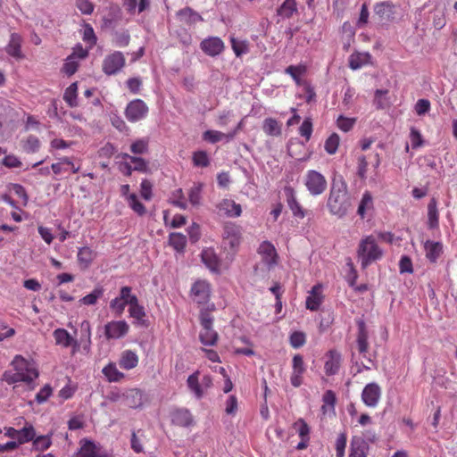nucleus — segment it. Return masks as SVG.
Listing matches in <instances>:
<instances>
[{"label": "nucleus", "mask_w": 457, "mask_h": 457, "mask_svg": "<svg viewBox=\"0 0 457 457\" xmlns=\"http://www.w3.org/2000/svg\"><path fill=\"white\" fill-rule=\"evenodd\" d=\"M352 206L347 184L343 178L335 179L331 184L327 207L332 215L345 217Z\"/></svg>", "instance_id": "1"}, {"label": "nucleus", "mask_w": 457, "mask_h": 457, "mask_svg": "<svg viewBox=\"0 0 457 457\" xmlns=\"http://www.w3.org/2000/svg\"><path fill=\"white\" fill-rule=\"evenodd\" d=\"M357 256L361 262V267L365 270L371 263L380 260L383 256V250L378 245L373 236L363 237L358 245Z\"/></svg>", "instance_id": "2"}, {"label": "nucleus", "mask_w": 457, "mask_h": 457, "mask_svg": "<svg viewBox=\"0 0 457 457\" xmlns=\"http://www.w3.org/2000/svg\"><path fill=\"white\" fill-rule=\"evenodd\" d=\"M304 185L309 193L316 196L321 195L326 190L328 183L321 173L310 170L306 172Z\"/></svg>", "instance_id": "3"}, {"label": "nucleus", "mask_w": 457, "mask_h": 457, "mask_svg": "<svg viewBox=\"0 0 457 457\" xmlns=\"http://www.w3.org/2000/svg\"><path fill=\"white\" fill-rule=\"evenodd\" d=\"M222 235L224 247L235 251L241 241V228L232 222L226 223Z\"/></svg>", "instance_id": "4"}, {"label": "nucleus", "mask_w": 457, "mask_h": 457, "mask_svg": "<svg viewBox=\"0 0 457 457\" xmlns=\"http://www.w3.org/2000/svg\"><path fill=\"white\" fill-rule=\"evenodd\" d=\"M148 106L141 99L130 101L125 109V117L130 122H137L145 119L148 113Z\"/></svg>", "instance_id": "5"}, {"label": "nucleus", "mask_w": 457, "mask_h": 457, "mask_svg": "<svg viewBox=\"0 0 457 457\" xmlns=\"http://www.w3.org/2000/svg\"><path fill=\"white\" fill-rule=\"evenodd\" d=\"M76 457H111L103 445L89 439L80 441V448Z\"/></svg>", "instance_id": "6"}, {"label": "nucleus", "mask_w": 457, "mask_h": 457, "mask_svg": "<svg viewBox=\"0 0 457 457\" xmlns=\"http://www.w3.org/2000/svg\"><path fill=\"white\" fill-rule=\"evenodd\" d=\"M126 63L124 54L120 51H115L105 56L103 61V71L111 76L117 74Z\"/></svg>", "instance_id": "7"}, {"label": "nucleus", "mask_w": 457, "mask_h": 457, "mask_svg": "<svg viewBox=\"0 0 457 457\" xmlns=\"http://www.w3.org/2000/svg\"><path fill=\"white\" fill-rule=\"evenodd\" d=\"M193 301L197 304H205L211 297V287L205 280L195 281L190 290Z\"/></svg>", "instance_id": "8"}, {"label": "nucleus", "mask_w": 457, "mask_h": 457, "mask_svg": "<svg viewBox=\"0 0 457 457\" xmlns=\"http://www.w3.org/2000/svg\"><path fill=\"white\" fill-rule=\"evenodd\" d=\"M373 12L379 21L390 22L395 19L396 5L390 0L378 2L373 6Z\"/></svg>", "instance_id": "9"}, {"label": "nucleus", "mask_w": 457, "mask_h": 457, "mask_svg": "<svg viewBox=\"0 0 457 457\" xmlns=\"http://www.w3.org/2000/svg\"><path fill=\"white\" fill-rule=\"evenodd\" d=\"M381 397V388L376 382L367 384L361 392V401L370 408H375Z\"/></svg>", "instance_id": "10"}, {"label": "nucleus", "mask_w": 457, "mask_h": 457, "mask_svg": "<svg viewBox=\"0 0 457 457\" xmlns=\"http://www.w3.org/2000/svg\"><path fill=\"white\" fill-rule=\"evenodd\" d=\"M129 330V327L125 320L110 321L104 326V335L108 340L121 338Z\"/></svg>", "instance_id": "11"}, {"label": "nucleus", "mask_w": 457, "mask_h": 457, "mask_svg": "<svg viewBox=\"0 0 457 457\" xmlns=\"http://www.w3.org/2000/svg\"><path fill=\"white\" fill-rule=\"evenodd\" d=\"M125 404L132 409L141 408L147 401L146 395L138 388H130L122 394Z\"/></svg>", "instance_id": "12"}, {"label": "nucleus", "mask_w": 457, "mask_h": 457, "mask_svg": "<svg viewBox=\"0 0 457 457\" xmlns=\"http://www.w3.org/2000/svg\"><path fill=\"white\" fill-rule=\"evenodd\" d=\"M284 194L286 196L287 204L291 210L293 216L297 219H303L305 217L306 211L297 201L294 188L292 187L286 186L284 187Z\"/></svg>", "instance_id": "13"}, {"label": "nucleus", "mask_w": 457, "mask_h": 457, "mask_svg": "<svg viewBox=\"0 0 457 457\" xmlns=\"http://www.w3.org/2000/svg\"><path fill=\"white\" fill-rule=\"evenodd\" d=\"M200 47L205 54L214 57L223 52L225 46L220 37H209L201 42Z\"/></svg>", "instance_id": "14"}, {"label": "nucleus", "mask_w": 457, "mask_h": 457, "mask_svg": "<svg viewBox=\"0 0 457 457\" xmlns=\"http://www.w3.org/2000/svg\"><path fill=\"white\" fill-rule=\"evenodd\" d=\"M292 374L290 377V382L293 386L299 387L303 383V374L305 372L306 368L303 362V356L295 354L292 360Z\"/></svg>", "instance_id": "15"}, {"label": "nucleus", "mask_w": 457, "mask_h": 457, "mask_svg": "<svg viewBox=\"0 0 457 457\" xmlns=\"http://www.w3.org/2000/svg\"><path fill=\"white\" fill-rule=\"evenodd\" d=\"M38 377V371H30L29 374L21 373L18 371L6 370L3 374V380L9 385L17 382H25L30 384Z\"/></svg>", "instance_id": "16"}, {"label": "nucleus", "mask_w": 457, "mask_h": 457, "mask_svg": "<svg viewBox=\"0 0 457 457\" xmlns=\"http://www.w3.org/2000/svg\"><path fill=\"white\" fill-rule=\"evenodd\" d=\"M258 253L262 255V260L268 268L277 264L278 254L271 243L268 241L262 242L258 248Z\"/></svg>", "instance_id": "17"}, {"label": "nucleus", "mask_w": 457, "mask_h": 457, "mask_svg": "<svg viewBox=\"0 0 457 457\" xmlns=\"http://www.w3.org/2000/svg\"><path fill=\"white\" fill-rule=\"evenodd\" d=\"M326 358L324 365L325 373L328 376L337 374L341 366V354L337 350H329L326 354Z\"/></svg>", "instance_id": "18"}, {"label": "nucleus", "mask_w": 457, "mask_h": 457, "mask_svg": "<svg viewBox=\"0 0 457 457\" xmlns=\"http://www.w3.org/2000/svg\"><path fill=\"white\" fill-rule=\"evenodd\" d=\"M21 43L22 37L21 35L18 33H12L9 43L5 47L6 53L17 60L24 58V54L21 52Z\"/></svg>", "instance_id": "19"}, {"label": "nucleus", "mask_w": 457, "mask_h": 457, "mask_svg": "<svg viewBox=\"0 0 457 457\" xmlns=\"http://www.w3.org/2000/svg\"><path fill=\"white\" fill-rule=\"evenodd\" d=\"M369 445L361 436H353L350 445L349 457H366Z\"/></svg>", "instance_id": "20"}, {"label": "nucleus", "mask_w": 457, "mask_h": 457, "mask_svg": "<svg viewBox=\"0 0 457 457\" xmlns=\"http://www.w3.org/2000/svg\"><path fill=\"white\" fill-rule=\"evenodd\" d=\"M55 344L62 347L73 345L75 348L79 346L78 341L74 339L70 333L64 328H56L53 332Z\"/></svg>", "instance_id": "21"}, {"label": "nucleus", "mask_w": 457, "mask_h": 457, "mask_svg": "<svg viewBox=\"0 0 457 457\" xmlns=\"http://www.w3.org/2000/svg\"><path fill=\"white\" fill-rule=\"evenodd\" d=\"M193 421L192 414L187 409H177L171 413V422L176 426L189 427Z\"/></svg>", "instance_id": "22"}, {"label": "nucleus", "mask_w": 457, "mask_h": 457, "mask_svg": "<svg viewBox=\"0 0 457 457\" xmlns=\"http://www.w3.org/2000/svg\"><path fill=\"white\" fill-rule=\"evenodd\" d=\"M358 326V334H357V345L360 353H365L368 351L369 343H368V331L366 329V324L364 320H358L356 321Z\"/></svg>", "instance_id": "23"}, {"label": "nucleus", "mask_w": 457, "mask_h": 457, "mask_svg": "<svg viewBox=\"0 0 457 457\" xmlns=\"http://www.w3.org/2000/svg\"><path fill=\"white\" fill-rule=\"evenodd\" d=\"M426 257L430 262H436L443 253V245L440 242L427 240L424 245Z\"/></svg>", "instance_id": "24"}, {"label": "nucleus", "mask_w": 457, "mask_h": 457, "mask_svg": "<svg viewBox=\"0 0 457 457\" xmlns=\"http://www.w3.org/2000/svg\"><path fill=\"white\" fill-rule=\"evenodd\" d=\"M321 286L320 285H315L312 287L310 295L306 298V308L311 311H317L321 303H322V296H321Z\"/></svg>", "instance_id": "25"}, {"label": "nucleus", "mask_w": 457, "mask_h": 457, "mask_svg": "<svg viewBox=\"0 0 457 457\" xmlns=\"http://www.w3.org/2000/svg\"><path fill=\"white\" fill-rule=\"evenodd\" d=\"M59 162L53 163L51 165V169L54 174H61L68 170V168L71 169L72 173H77L79 170V166H75L71 158L69 157H61L58 158Z\"/></svg>", "instance_id": "26"}, {"label": "nucleus", "mask_w": 457, "mask_h": 457, "mask_svg": "<svg viewBox=\"0 0 457 457\" xmlns=\"http://www.w3.org/2000/svg\"><path fill=\"white\" fill-rule=\"evenodd\" d=\"M96 252H94L88 246H83L79 248L77 255L78 262L83 269H87L94 261V259L96 258Z\"/></svg>", "instance_id": "27"}, {"label": "nucleus", "mask_w": 457, "mask_h": 457, "mask_svg": "<svg viewBox=\"0 0 457 457\" xmlns=\"http://www.w3.org/2000/svg\"><path fill=\"white\" fill-rule=\"evenodd\" d=\"M138 357L137 353L131 350H126L121 353L119 364L120 368L129 370L137 367Z\"/></svg>", "instance_id": "28"}, {"label": "nucleus", "mask_w": 457, "mask_h": 457, "mask_svg": "<svg viewBox=\"0 0 457 457\" xmlns=\"http://www.w3.org/2000/svg\"><path fill=\"white\" fill-rule=\"evenodd\" d=\"M177 16L187 24H195L204 21L203 17L190 7L180 9L177 12Z\"/></svg>", "instance_id": "29"}, {"label": "nucleus", "mask_w": 457, "mask_h": 457, "mask_svg": "<svg viewBox=\"0 0 457 457\" xmlns=\"http://www.w3.org/2000/svg\"><path fill=\"white\" fill-rule=\"evenodd\" d=\"M438 218L437 203L435 198H432L428 204V226L430 229L438 228Z\"/></svg>", "instance_id": "30"}, {"label": "nucleus", "mask_w": 457, "mask_h": 457, "mask_svg": "<svg viewBox=\"0 0 457 457\" xmlns=\"http://www.w3.org/2000/svg\"><path fill=\"white\" fill-rule=\"evenodd\" d=\"M295 12H297V4L295 0H285L277 9V14L283 19H290Z\"/></svg>", "instance_id": "31"}, {"label": "nucleus", "mask_w": 457, "mask_h": 457, "mask_svg": "<svg viewBox=\"0 0 457 457\" xmlns=\"http://www.w3.org/2000/svg\"><path fill=\"white\" fill-rule=\"evenodd\" d=\"M203 262L211 270L216 271L219 268V258L215 254L214 251L211 248L204 249L201 253Z\"/></svg>", "instance_id": "32"}, {"label": "nucleus", "mask_w": 457, "mask_h": 457, "mask_svg": "<svg viewBox=\"0 0 457 457\" xmlns=\"http://www.w3.org/2000/svg\"><path fill=\"white\" fill-rule=\"evenodd\" d=\"M200 341L204 345H214L218 340V333L212 327L202 328L199 334Z\"/></svg>", "instance_id": "33"}, {"label": "nucleus", "mask_w": 457, "mask_h": 457, "mask_svg": "<svg viewBox=\"0 0 457 457\" xmlns=\"http://www.w3.org/2000/svg\"><path fill=\"white\" fill-rule=\"evenodd\" d=\"M129 316L134 319L133 323L137 326L147 327L145 308L142 305L129 308Z\"/></svg>", "instance_id": "34"}, {"label": "nucleus", "mask_w": 457, "mask_h": 457, "mask_svg": "<svg viewBox=\"0 0 457 457\" xmlns=\"http://www.w3.org/2000/svg\"><path fill=\"white\" fill-rule=\"evenodd\" d=\"M11 364H12V366H13L14 370L21 372V373L29 374L30 371H37L21 355H16L13 358Z\"/></svg>", "instance_id": "35"}, {"label": "nucleus", "mask_w": 457, "mask_h": 457, "mask_svg": "<svg viewBox=\"0 0 457 457\" xmlns=\"http://www.w3.org/2000/svg\"><path fill=\"white\" fill-rule=\"evenodd\" d=\"M262 129L268 136L278 137L281 135V126L273 118H267L263 120Z\"/></svg>", "instance_id": "36"}, {"label": "nucleus", "mask_w": 457, "mask_h": 457, "mask_svg": "<svg viewBox=\"0 0 457 457\" xmlns=\"http://www.w3.org/2000/svg\"><path fill=\"white\" fill-rule=\"evenodd\" d=\"M102 372L109 382H118L124 378V374L117 369L113 362L107 364Z\"/></svg>", "instance_id": "37"}, {"label": "nucleus", "mask_w": 457, "mask_h": 457, "mask_svg": "<svg viewBox=\"0 0 457 457\" xmlns=\"http://www.w3.org/2000/svg\"><path fill=\"white\" fill-rule=\"evenodd\" d=\"M373 209V198L369 191H365L358 206L357 214L364 219L367 211Z\"/></svg>", "instance_id": "38"}, {"label": "nucleus", "mask_w": 457, "mask_h": 457, "mask_svg": "<svg viewBox=\"0 0 457 457\" xmlns=\"http://www.w3.org/2000/svg\"><path fill=\"white\" fill-rule=\"evenodd\" d=\"M40 145L41 144L39 139L34 135H29L25 140L21 141L22 149L27 154L38 152Z\"/></svg>", "instance_id": "39"}, {"label": "nucleus", "mask_w": 457, "mask_h": 457, "mask_svg": "<svg viewBox=\"0 0 457 457\" xmlns=\"http://www.w3.org/2000/svg\"><path fill=\"white\" fill-rule=\"evenodd\" d=\"M78 83H71L63 94V99L70 107H76L79 105L77 101Z\"/></svg>", "instance_id": "40"}, {"label": "nucleus", "mask_w": 457, "mask_h": 457, "mask_svg": "<svg viewBox=\"0 0 457 457\" xmlns=\"http://www.w3.org/2000/svg\"><path fill=\"white\" fill-rule=\"evenodd\" d=\"M170 245L178 252H183L187 245V237L181 233H170Z\"/></svg>", "instance_id": "41"}, {"label": "nucleus", "mask_w": 457, "mask_h": 457, "mask_svg": "<svg viewBox=\"0 0 457 457\" xmlns=\"http://www.w3.org/2000/svg\"><path fill=\"white\" fill-rule=\"evenodd\" d=\"M231 47L237 57H240L249 52L248 42L246 40H237L234 37H230Z\"/></svg>", "instance_id": "42"}, {"label": "nucleus", "mask_w": 457, "mask_h": 457, "mask_svg": "<svg viewBox=\"0 0 457 457\" xmlns=\"http://www.w3.org/2000/svg\"><path fill=\"white\" fill-rule=\"evenodd\" d=\"M35 436L36 432L33 426L29 425L19 430L18 441L16 442L18 445H22L29 441H34Z\"/></svg>", "instance_id": "43"}, {"label": "nucleus", "mask_w": 457, "mask_h": 457, "mask_svg": "<svg viewBox=\"0 0 457 457\" xmlns=\"http://www.w3.org/2000/svg\"><path fill=\"white\" fill-rule=\"evenodd\" d=\"M104 292V290L102 287H96L90 294L82 297L80 302L85 305H93L103 296Z\"/></svg>", "instance_id": "44"}, {"label": "nucleus", "mask_w": 457, "mask_h": 457, "mask_svg": "<svg viewBox=\"0 0 457 457\" xmlns=\"http://www.w3.org/2000/svg\"><path fill=\"white\" fill-rule=\"evenodd\" d=\"M128 204L129 207L139 216L145 214L146 210L145 205L138 200L136 194H131L128 196Z\"/></svg>", "instance_id": "45"}, {"label": "nucleus", "mask_w": 457, "mask_h": 457, "mask_svg": "<svg viewBox=\"0 0 457 457\" xmlns=\"http://www.w3.org/2000/svg\"><path fill=\"white\" fill-rule=\"evenodd\" d=\"M340 142V137L337 133L331 134L325 141L324 148L328 154H336Z\"/></svg>", "instance_id": "46"}, {"label": "nucleus", "mask_w": 457, "mask_h": 457, "mask_svg": "<svg viewBox=\"0 0 457 457\" xmlns=\"http://www.w3.org/2000/svg\"><path fill=\"white\" fill-rule=\"evenodd\" d=\"M306 71V68L303 65H289L286 68L285 72L292 77V79L295 81L297 85L300 84L301 75L304 74Z\"/></svg>", "instance_id": "47"}, {"label": "nucleus", "mask_w": 457, "mask_h": 457, "mask_svg": "<svg viewBox=\"0 0 457 457\" xmlns=\"http://www.w3.org/2000/svg\"><path fill=\"white\" fill-rule=\"evenodd\" d=\"M123 159H129L134 163L133 170L145 172L147 170V162L141 157L131 156L128 154L122 155Z\"/></svg>", "instance_id": "48"}, {"label": "nucleus", "mask_w": 457, "mask_h": 457, "mask_svg": "<svg viewBox=\"0 0 457 457\" xmlns=\"http://www.w3.org/2000/svg\"><path fill=\"white\" fill-rule=\"evenodd\" d=\"M289 343L295 349H298L305 345L306 335L302 331H295L289 337Z\"/></svg>", "instance_id": "49"}, {"label": "nucleus", "mask_w": 457, "mask_h": 457, "mask_svg": "<svg viewBox=\"0 0 457 457\" xmlns=\"http://www.w3.org/2000/svg\"><path fill=\"white\" fill-rule=\"evenodd\" d=\"M203 185L201 183L195 184L189 190L188 198L189 202L197 206L201 203V193H202Z\"/></svg>", "instance_id": "50"}, {"label": "nucleus", "mask_w": 457, "mask_h": 457, "mask_svg": "<svg viewBox=\"0 0 457 457\" xmlns=\"http://www.w3.org/2000/svg\"><path fill=\"white\" fill-rule=\"evenodd\" d=\"M187 383L188 387L195 394L196 397L201 398L203 391L198 382V371L190 375L187 378Z\"/></svg>", "instance_id": "51"}, {"label": "nucleus", "mask_w": 457, "mask_h": 457, "mask_svg": "<svg viewBox=\"0 0 457 457\" xmlns=\"http://www.w3.org/2000/svg\"><path fill=\"white\" fill-rule=\"evenodd\" d=\"M294 428L297 431L301 439L309 440L310 428L308 424L303 420L299 419L294 423Z\"/></svg>", "instance_id": "52"}, {"label": "nucleus", "mask_w": 457, "mask_h": 457, "mask_svg": "<svg viewBox=\"0 0 457 457\" xmlns=\"http://www.w3.org/2000/svg\"><path fill=\"white\" fill-rule=\"evenodd\" d=\"M193 163L197 167H207L210 164L208 154L205 151H196L193 154Z\"/></svg>", "instance_id": "53"}, {"label": "nucleus", "mask_w": 457, "mask_h": 457, "mask_svg": "<svg viewBox=\"0 0 457 457\" xmlns=\"http://www.w3.org/2000/svg\"><path fill=\"white\" fill-rule=\"evenodd\" d=\"M52 445V440L49 436H39L36 437L33 441V445L37 451H46Z\"/></svg>", "instance_id": "54"}, {"label": "nucleus", "mask_w": 457, "mask_h": 457, "mask_svg": "<svg viewBox=\"0 0 457 457\" xmlns=\"http://www.w3.org/2000/svg\"><path fill=\"white\" fill-rule=\"evenodd\" d=\"M148 143L146 138L138 139L130 145V151L135 154H143L148 150Z\"/></svg>", "instance_id": "55"}, {"label": "nucleus", "mask_w": 457, "mask_h": 457, "mask_svg": "<svg viewBox=\"0 0 457 457\" xmlns=\"http://www.w3.org/2000/svg\"><path fill=\"white\" fill-rule=\"evenodd\" d=\"M347 436L345 432L338 435L336 440V455L337 457H345V450L346 446Z\"/></svg>", "instance_id": "56"}, {"label": "nucleus", "mask_w": 457, "mask_h": 457, "mask_svg": "<svg viewBox=\"0 0 457 457\" xmlns=\"http://www.w3.org/2000/svg\"><path fill=\"white\" fill-rule=\"evenodd\" d=\"M226 205V213L229 217H239L242 213V208L239 204L234 201H225L223 203Z\"/></svg>", "instance_id": "57"}, {"label": "nucleus", "mask_w": 457, "mask_h": 457, "mask_svg": "<svg viewBox=\"0 0 457 457\" xmlns=\"http://www.w3.org/2000/svg\"><path fill=\"white\" fill-rule=\"evenodd\" d=\"M130 36L128 31L114 33L113 43L118 47H125L129 44Z\"/></svg>", "instance_id": "58"}, {"label": "nucleus", "mask_w": 457, "mask_h": 457, "mask_svg": "<svg viewBox=\"0 0 457 457\" xmlns=\"http://www.w3.org/2000/svg\"><path fill=\"white\" fill-rule=\"evenodd\" d=\"M299 134L309 141L312 134V121L311 118H305L299 128Z\"/></svg>", "instance_id": "59"}, {"label": "nucleus", "mask_w": 457, "mask_h": 457, "mask_svg": "<svg viewBox=\"0 0 457 457\" xmlns=\"http://www.w3.org/2000/svg\"><path fill=\"white\" fill-rule=\"evenodd\" d=\"M223 137L224 133L218 130L210 129L203 133V139L212 144L220 142L223 139Z\"/></svg>", "instance_id": "60"}, {"label": "nucleus", "mask_w": 457, "mask_h": 457, "mask_svg": "<svg viewBox=\"0 0 457 457\" xmlns=\"http://www.w3.org/2000/svg\"><path fill=\"white\" fill-rule=\"evenodd\" d=\"M199 319L202 328L212 327L213 317L209 309H202L200 311Z\"/></svg>", "instance_id": "61"}, {"label": "nucleus", "mask_w": 457, "mask_h": 457, "mask_svg": "<svg viewBox=\"0 0 457 457\" xmlns=\"http://www.w3.org/2000/svg\"><path fill=\"white\" fill-rule=\"evenodd\" d=\"M410 140L413 149H416L423 145L422 136L420 132L414 127L411 129Z\"/></svg>", "instance_id": "62"}, {"label": "nucleus", "mask_w": 457, "mask_h": 457, "mask_svg": "<svg viewBox=\"0 0 457 457\" xmlns=\"http://www.w3.org/2000/svg\"><path fill=\"white\" fill-rule=\"evenodd\" d=\"M52 387L50 386V385L46 384L36 395L35 400L37 401V403H43L47 401V399L52 395Z\"/></svg>", "instance_id": "63"}, {"label": "nucleus", "mask_w": 457, "mask_h": 457, "mask_svg": "<svg viewBox=\"0 0 457 457\" xmlns=\"http://www.w3.org/2000/svg\"><path fill=\"white\" fill-rule=\"evenodd\" d=\"M76 7L86 15H89L94 12V4L89 0H76Z\"/></svg>", "instance_id": "64"}]
</instances>
